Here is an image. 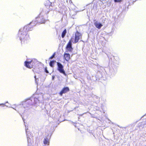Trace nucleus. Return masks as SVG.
I'll list each match as a JSON object with an SVG mask.
<instances>
[{
  "label": "nucleus",
  "mask_w": 146,
  "mask_h": 146,
  "mask_svg": "<svg viewBox=\"0 0 146 146\" xmlns=\"http://www.w3.org/2000/svg\"><path fill=\"white\" fill-rule=\"evenodd\" d=\"M44 22H45V21H43V22H40V23H41V24H42V23H44Z\"/></svg>",
  "instance_id": "nucleus-17"
},
{
  "label": "nucleus",
  "mask_w": 146,
  "mask_h": 146,
  "mask_svg": "<svg viewBox=\"0 0 146 146\" xmlns=\"http://www.w3.org/2000/svg\"><path fill=\"white\" fill-rule=\"evenodd\" d=\"M30 63H31V65L32 66V68H33V67H36V66H38V62L35 59L32 60H31L29 61Z\"/></svg>",
  "instance_id": "nucleus-7"
},
{
  "label": "nucleus",
  "mask_w": 146,
  "mask_h": 146,
  "mask_svg": "<svg viewBox=\"0 0 146 146\" xmlns=\"http://www.w3.org/2000/svg\"><path fill=\"white\" fill-rule=\"evenodd\" d=\"M64 58L68 62L70 59V54L67 53H64Z\"/></svg>",
  "instance_id": "nucleus-8"
},
{
  "label": "nucleus",
  "mask_w": 146,
  "mask_h": 146,
  "mask_svg": "<svg viewBox=\"0 0 146 146\" xmlns=\"http://www.w3.org/2000/svg\"><path fill=\"white\" fill-rule=\"evenodd\" d=\"M37 23L36 21H33L23 28L20 29L18 33V36L22 44H26L27 43L29 37V35H27V32L29 31H32L33 27L35 26Z\"/></svg>",
  "instance_id": "nucleus-1"
},
{
  "label": "nucleus",
  "mask_w": 146,
  "mask_h": 146,
  "mask_svg": "<svg viewBox=\"0 0 146 146\" xmlns=\"http://www.w3.org/2000/svg\"><path fill=\"white\" fill-rule=\"evenodd\" d=\"M82 34L78 31H76L75 33V37L74 43H76L78 42L80 39L82 38Z\"/></svg>",
  "instance_id": "nucleus-3"
},
{
  "label": "nucleus",
  "mask_w": 146,
  "mask_h": 146,
  "mask_svg": "<svg viewBox=\"0 0 146 146\" xmlns=\"http://www.w3.org/2000/svg\"><path fill=\"white\" fill-rule=\"evenodd\" d=\"M94 25L96 27L99 29H100L102 26V25L101 23H98L97 21H96L95 22Z\"/></svg>",
  "instance_id": "nucleus-10"
},
{
  "label": "nucleus",
  "mask_w": 146,
  "mask_h": 146,
  "mask_svg": "<svg viewBox=\"0 0 146 146\" xmlns=\"http://www.w3.org/2000/svg\"><path fill=\"white\" fill-rule=\"evenodd\" d=\"M122 1V0H114V1L115 2H120Z\"/></svg>",
  "instance_id": "nucleus-15"
},
{
  "label": "nucleus",
  "mask_w": 146,
  "mask_h": 146,
  "mask_svg": "<svg viewBox=\"0 0 146 146\" xmlns=\"http://www.w3.org/2000/svg\"><path fill=\"white\" fill-rule=\"evenodd\" d=\"M55 62H56V61L55 60L50 61L49 63L50 66L51 67L53 68L54 67V65Z\"/></svg>",
  "instance_id": "nucleus-12"
},
{
  "label": "nucleus",
  "mask_w": 146,
  "mask_h": 146,
  "mask_svg": "<svg viewBox=\"0 0 146 146\" xmlns=\"http://www.w3.org/2000/svg\"><path fill=\"white\" fill-rule=\"evenodd\" d=\"M72 37L71 38L66 46V48L67 51L72 52L73 50L72 46Z\"/></svg>",
  "instance_id": "nucleus-5"
},
{
  "label": "nucleus",
  "mask_w": 146,
  "mask_h": 146,
  "mask_svg": "<svg viewBox=\"0 0 146 146\" xmlns=\"http://www.w3.org/2000/svg\"><path fill=\"white\" fill-rule=\"evenodd\" d=\"M35 78H36V76H35Z\"/></svg>",
  "instance_id": "nucleus-18"
},
{
  "label": "nucleus",
  "mask_w": 146,
  "mask_h": 146,
  "mask_svg": "<svg viewBox=\"0 0 146 146\" xmlns=\"http://www.w3.org/2000/svg\"><path fill=\"white\" fill-rule=\"evenodd\" d=\"M55 55V52H54L53 53V55L51 57H50L49 58V59H52L54 57Z\"/></svg>",
  "instance_id": "nucleus-14"
},
{
  "label": "nucleus",
  "mask_w": 146,
  "mask_h": 146,
  "mask_svg": "<svg viewBox=\"0 0 146 146\" xmlns=\"http://www.w3.org/2000/svg\"><path fill=\"white\" fill-rule=\"evenodd\" d=\"M43 143L44 145H49L50 140L47 138H45L43 141Z\"/></svg>",
  "instance_id": "nucleus-11"
},
{
  "label": "nucleus",
  "mask_w": 146,
  "mask_h": 146,
  "mask_svg": "<svg viewBox=\"0 0 146 146\" xmlns=\"http://www.w3.org/2000/svg\"><path fill=\"white\" fill-rule=\"evenodd\" d=\"M31 63L29 61H25L24 62L25 66L27 68L31 69L32 68Z\"/></svg>",
  "instance_id": "nucleus-9"
},
{
  "label": "nucleus",
  "mask_w": 146,
  "mask_h": 146,
  "mask_svg": "<svg viewBox=\"0 0 146 146\" xmlns=\"http://www.w3.org/2000/svg\"><path fill=\"white\" fill-rule=\"evenodd\" d=\"M69 91L70 89L68 87H64L59 92V94L60 96H62L63 94L66 93L68 92Z\"/></svg>",
  "instance_id": "nucleus-6"
},
{
  "label": "nucleus",
  "mask_w": 146,
  "mask_h": 146,
  "mask_svg": "<svg viewBox=\"0 0 146 146\" xmlns=\"http://www.w3.org/2000/svg\"><path fill=\"white\" fill-rule=\"evenodd\" d=\"M66 30L65 29L62 32V35H61V36H62V38H64L65 37V36L66 34Z\"/></svg>",
  "instance_id": "nucleus-13"
},
{
  "label": "nucleus",
  "mask_w": 146,
  "mask_h": 146,
  "mask_svg": "<svg viewBox=\"0 0 146 146\" xmlns=\"http://www.w3.org/2000/svg\"><path fill=\"white\" fill-rule=\"evenodd\" d=\"M45 72L46 73H49V72H48V71L47 70V67H45Z\"/></svg>",
  "instance_id": "nucleus-16"
},
{
  "label": "nucleus",
  "mask_w": 146,
  "mask_h": 146,
  "mask_svg": "<svg viewBox=\"0 0 146 146\" xmlns=\"http://www.w3.org/2000/svg\"><path fill=\"white\" fill-rule=\"evenodd\" d=\"M58 66L57 70L61 73L63 74L65 76H66V74L64 69L63 66L60 62H57Z\"/></svg>",
  "instance_id": "nucleus-4"
},
{
  "label": "nucleus",
  "mask_w": 146,
  "mask_h": 146,
  "mask_svg": "<svg viewBox=\"0 0 146 146\" xmlns=\"http://www.w3.org/2000/svg\"><path fill=\"white\" fill-rule=\"evenodd\" d=\"M33 100L34 102L33 103H32L31 102L32 101V100H28L24 102L23 104L24 107L25 108H28L30 105H33L37 103V100L36 98H34Z\"/></svg>",
  "instance_id": "nucleus-2"
}]
</instances>
